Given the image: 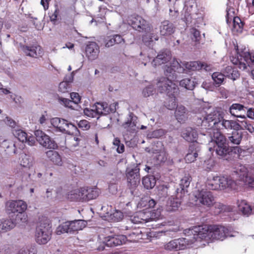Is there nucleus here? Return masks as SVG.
<instances>
[{
    "instance_id": "10",
    "label": "nucleus",
    "mask_w": 254,
    "mask_h": 254,
    "mask_svg": "<svg viewBox=\"0 0 254 254\" xmlns=\"http://www.w3.org/2000/svg\"><path fill=\"white\" fill-rule=\"evenodd\" d=\"M195 205H202L211 207L214 203V198L212 193L206 190H197L193 194Z\"/></svg>"
},
{
    "instance_id": "49",
    "label": "nucleus",
    "mask_w": 254,
    "mask_h": 254,
    "mask_svg": "<svg viewBox=\"0 0 254 254\" xmlns=\"http://www.w3.org/2000/svg\"><path fill=\"white\" fill-rule=\"evenodd\" d=\"M224 75L223 73L215 72L212 74V78L216 84H220L224 80Z\"/></svg>"
},
{
    "instance_id": "39",
    "label": "nucleus",
    "mask_w": 254,
    "mask_h": 254,
    "mask_svg": "<svg viewBox=\"0 0 254 254\" xmlns=\"http://www.w3.org/2000/svg\"><path fill=\"white\" fill-rule=\"evenodd\" d=\"M16 222H13L11 219L4 220L0 222V233L4 232L13 228Z\"/></svg>"
},
{
    "instance_id": "25",
    "label": "nucleus",
    "mask_w": 254,
    "mask_h": 254,
    "mask_svg": "<svg viewBox=\"0 0 254 254\" xmlns=\"http://www.w3.org/2000/svg\"><path fill=\"white\" fill-rule=\"evenodd\" d=\"M175 116L180 123H184L188 119L189 112L185 107L182 105L178 106L175 112Z\"/></svg>"
},
{
    "instance_id": "32",
    "label": "nucleus",
    "mask_w": 254,
    "mask_h": 254,
    "mask_svg": "<svg viewBox=\"0 0 254 254\" xmlns=\"http://www.w3.org/2000/svg\"><path fill=\"white\" fill-rule=\"evenodd\" d=\"M69 222L71 233L82 230L85 227L87 224V222L82 220H76Z\"/></svg>"
},
{
    "instance_id": "31",
    "label": "nucleus",
    "mask_w": 254,
    "mask_h": 254,
    "mask_svg": "<svg viewBox=\"0 0 254 254\" xmlns=\"http://www.w3.org/2000/svg\"><path fill=\"white\" fill-rule=\"evenodd\" d=\"M244 23L239 17H234L233 20L232 32L234 34L241 33L243 30Z\"/></svg>"
},
{
    "instance_id": "1",
    "label": "nucleus",
    "mask_w": 254,
    "mask_h": 254,
    "mask_svg": "<svg viewBox=\"0 0 254 254\" xmlns=\"http://www.w3.org/2000/svg\"><path fill=\"white\" fill-rule=\"evenodd\" d=\"M186 232L189 235L193 236V239H195V241L202 240H223L227 237L235 236L230 234L231 232L228 228L222 226H196L189 229Z\"/></svg>"
},
{
    "instance_id": "58",
    "label": "nucleus",
    "mask_w": 254,
    "mask_h": 254,
    "mask_svg": "<svg viewBox=\"0 0 254 254\" xmlns=\"http://www.w3.org/2000/svg\"><path fill=\"white\" fill-rule=\"evenodd\" d=\"M166 133V131L163 129L160 128L154 130L151 134L152 137L159 138L163 136Z\"/></svg>"
},
{
    "instance_id": "24",
    "label": "nucleus",
    "mask_w": 254,
    "mask_h": 254,
    "mask_svg": "<svg viewBox=\"0 0 254 254\" xmlns=\"http://www.w3.org/2000/svg\"><path fill=\"white\" fill-rule=\"evenodd\" d=\"M247 108L245 107L242 104L238 103L233 104L229 108V112L232 116L240 118L242 119H245L246 116L245 115H242L240 114L241 113H245L246 109Z\"/></svg>"
},
{
    "instance_id": "45",
    "label": "nucleus",
    "mask_w": 254,
    "mask_h": 254,
    "mask_svg": "<svg viewBox=\"0 0 254 254\" xmlns=\"http://www.w3.org/2000/svg\"><path fill=\"white\" fill-rule=\"evenodd\" d=\"M190 181V179L189 175L185 176L181 180L180 185L181 187V190H179L180 196H182L183 192H184V189L189 186Z\"/></svg>"
},
{
    "instance_id": "27",
    "label": "nucleus",
    "mask_w": 254,
    "mask_h": 254,
    "mask_svg": "<svg viewBox=\"0 0 254 254\" xmlns=\"http://www.w3.org/2000/svg\"><path fill=\"white\" fill-rule=\"evenodd\" d=\"M197 136L196 130L191 127L186 128L182 133L183 137L189 142L196 141Z\"/></svg>"
},
{
    "instance_id": "13",
    "label": "nucleus",
    "mask_w": 254,
    "mask_h": 254,
    "mask_svg": "<svg viewBox=\"0 0 254 254\" xmlns=\"http://www.w3.org/2000/svg\"><path fill=\"white\" fill-rule=\"evenodd\" d=\"M185 230V234L188 235V238H180L171 241L166 244L164 247L167 250H180L185 249L187 246L193 243L195 241L193 239V236L189 235L188 233Z\"/></svg>"
},
{
    "instance_id": "56",
    "label": "nucleus",
    "mask_w": 254,
    "mask_h": 254,
    "mask_svg": "<svg viewBox=\"0 0 254 254\" xmlns=\"http://www.w3.org/2000/svg\"><path fill=\"white\" fill-rule=\"evenodd\" d=\"M60 102L63 104L65 107L71 109H74L73 104H74L72 101L68 99L61 98L59 99Z\"/></svg>"
},
{
    "instance_id": "34",
    "label": "nucleus",
    "mask_w": 254,
    "mask_h": 254,
    "mask_svg": "<svg viewBox=\"0 0 254 254\" xmlns=\"http://www.w3.org/2000/svg\"><path fill=\"white\" fill-rule=\"evenodd\" d=\"M221 122L222 127L227 129L239 130V128H241L237 121L227 120L222 119Z\"/></svg>"
},
{
    "instance_id": "21",
    "label": "nucleus",
    "mask_w": 254,
    "mask_h": 254,
    "mask_svg": "<svg viewBox=\"0 0 254 254\" xmlns=\"http://www.w3.org/2000/svg\"><path fill=\"white\" fill-rule=\"evenodd\" d=\"M22 50L26 55L33 58H38L43 54L42 48L39 46H23Z\"/></svg>"
},
{
    "instance_id": "41",
    "label": "nucleus",
    "mask_w": 254,
    "mask_h": 254,
    "mask_svg": "<svg viewBox=\"0 0 254 254\" xmlns=\"http://www.w3.org/2000/svg\"><path fill=\"white\" fill-rule=\"evenodd\" d=\"M56 233L57 235H59L65 233H71L69 222H65L60 225L57 228Z\"/></svg>"
},
{
    "instance_id": "16",
    "label": "nucleus",
    "mask_w": 254,
    "mask_h": 254,
    "mask_svg": "<svg viewBox=\"0 0 254 254\" xmlns=\"http://www.w3.org/2000/svg\"><path fill=\"white\" fill-rule=\"evenodd\" d=\"M35 135L39 144L48 149H55L57 147L55 142L51 139L44 132L41 130H37L35 131Z\"/></svg>"
},
{
    "instance_id": "17",
    "label": "nucleus",
    "mask_w": 254,
    "mask_h": 254,
    "mask_svg": "<svg viewBox=\"0 0 254 254\" xmlns=\"http://www.w3.org/2000/svg\"><path fill=\"white\" fill-rule=\"evenodd\" d=\"M7 210L11 213L23 212L27 209V204L22 200L8 201L6 204Z\"/></svg>"
},
{
    "instance_id": "6",
    "label": "nucleus",
    "mask_w": 254,
    "mask_h": 254,
    "mask_svg": "<svg viewBox=\"0 0 254 254\" xmlns=\"http://www.w3.org/2000/svg\"><path fill=\"white\" fill-rule=\"evenodd\" d=\"M52 233L51 221L47 217H40L35 232V239L40 245L47 244L51 239Z\"/></svg>"
},
{
    "instance_id": "47",
    "label": "nucleus",
    "mask_w": 254,
    "mask_h": 254,
    "mask_svg": "<svg viewBox=\"0 0 254 254\" xmlns=\"http://www.w3.org/2000/svg\"><path fill=\"white\" fill-rule=\"evenodd\" d=\"M2 146L3 148L7 149H10V152L15 154L16 153V148L15 143L10 140H5L2 142Z\"/></svg>"
},
{
    "instance_id": "36",
    "label": "nucleus",
    "mask_w": 254,
    "mask_h": 254,
    "mask_svg": "<svg viewBox=\"0 0 254 254\" xmlns=\"http://www.w3.org/2000/svg\"><path fill=\"white\" fill-rule=\"evenodd\" d=\"M197 83L194 78H185L180 82V85L188 90H193Z\"/></svg>"
},
{
    "instance_id": "54",
    "label": "nucleus",
    "mask_w": 254,
    "mask_h": 254,
    "mask_svg": "<svg viewBox=\"0 0 254 254\" xmlns=\"http://www.w3.org/2000/svg\"><path fill=\"white\" fill-rule=\"evenodd\" d=\"M155 92L154 88L153 86L149 85L146 87L142 90V95L144 97H148L152 95Z\"/></svg>"
},
{
    "instance_id": "63",
    "label": "nucleus",
    "mask_w": 254,
    "mask_h": 254,
    "mask_svg": "<svg viewBox=\"0 0 254 254\" xmlns=\"http://www.w3.org/2000/svg\"><path fill=\"white\" fill-rule=\"evenodd\" d=\"M70 98L74 104H77L80 101V97L77 93L72 92L70 93Z\"/></svg>"
},
{
    "instance_id": "11",
    "label": "nucleus",
    "mask_w": 254,
    "mask_h": 254,
    "mask_svg": "<svg viewBox=\"0 0 254 254\" xmlns=\"http://www.w3.org/2000/svg\"><path fill=\"white\" fill-rule=\"evenodd\" d=\"M100 243H102L104 245L101 247H99L98 250H103L104 246L108 247H115L125 244L127 238L126 236L123 235H111L107 237L103 235H100L98 237Z\"/></svg>"
},
{
    "instance_id": "42",
    "label": "nucleus",
    "mask_w": 254,
    "mask_h": 254,
    "mask_svg": "<svg viewBox=\"0 0 254 254\" xmlns=\"http://www.w3.org/2000/svg\"><path fill=\"white\" fill-rule=\"evenodd\" d=\"M145 211L146 214H149V221L151 220L156 221L162 218L160 209L154 210L152 211L146 210Z\"/></svg>"
},
{
    "instance_id": "4",
    "label": "nucleus",
    "mask_w": 254,
    "mask_h": 254,
    "mask_svg": "<svg viewBox=\"0 0 254 254\" xmlns=\"http://www.w3.org/2000/svg\"><path fill=\"white\" fill-rule=\"evenodd\" d=\"M207 146L210 151L215 150L217 155L220 157H225L229 152V146L226 143V138L218 130L213 132Z\"/></svg>"
},
{
    "instance_id": "23",
    "label": "nucleus",
    "mask_w": 254,
    "mask_h": 254,
    "mask_svg": "<svg viewBox=\"0 0 254 254\" xmlns=\"http://www.w3.org/2000/svg\"><path fill=\"white\" fill-rule=\"evenodd\" d=\"M171 59V55L169 51H165L159 54L153 60L152 64L153 66H157L165 64L168 62Z\"/></svg>"
},
{
    "instance_id": "48",
    "label": "nucleus",
    "mask_w": 254,
    "mask_h": 254,
    "mask_svg": "<svg viewBox=\"0 0 254 254\" xmlns=\"http://www.w3.org/2000/svg\"><path fill=\"white\" fill-rule=\"evenodd\" d=\"M176 96H169L168 100L165 103V106L169 110H173L176 107L177 102Z\"/></svg>"
},
{
    "instance_id": "5",
    "label": "nucleus",
    "mask_w": 254,
    "mask_h": 254,
    "mask_svg": "<svg viewBox=\"0 0 254 254\" xmlns=\"http://www.w3.org/2000/svg\"><path fill=\"white\" fill-rule=\"evenodd\" d=\"M206 186L209 190H224L227 189L235 190L237 184L231 177L227 176L215 175L208 178Z\"/></svg>"
},
{
    "instance_id": "50",
    "label": "nucleus",
    "mask_w": 254,
    "mask_h": 254,
    "mask_svg": "<svg viewBox=\"0 0 254 254\" xmlns=\"http://www.w3.org/2000/svg\"><path fill=\"white\" fill-rule=\"evenodd\" d=\"M101 210L103 211V217H104L106 219L108 220L110 214H111L114 210V209L112 208L111 206L106 205L102 207Z\"/></svg>"
},
{
    "instance_id": "51",
    "label": "nucleus",
    "mask_w": 254,
    "mask_h": 254,
    "mask_svg": "<svg viewBox=\"0 0 254 254\" xmlns=\"http://www.w3.org/2000/svg\"><path fill=\"white\" fill-rule=\"evenodd\" d=\"M32 164L31 159L27 155H23L20 160V165L24 167H29Z\"/></svg>"
},
{
    "instance_id": "8",
    "label": "nucleus",
    "mask_w": 254,
    "mask_h": 254,
    "mask_svg": "<svg viewBox=\"0 0 254 254\" xmlns=\"http://www.w3.org/2000/svg\"><path fill=\"white\" fill-rule=\"evenodd\" d=\"M200 114V115L197 116V118L201 121V124L206 126L208 123V126L211 127L220 123L223 119L221 112L214 108L208 110L207 112L201 109Z\"/></svg>"
},
{
    "instance_id": "35",
    "label": "nucleus",
    "mask_w": 254,
    "mask_h": 254,
    "mask_svg": "<svg viewBox=\"0 0 254 254\" xmlns=\"http://www.w3.org/2000/svg\"><path fill=\"white\" fill-rule=\"evenodd\" d=\"M93 108L99 117L100 115H107L109 114L108 104L105 102L96 103Z\"/></svg>"
},
{
    "instance_id": "19",
    "label": "nucleus",
    "mask_w": 254,
    "mask_h": 254,
    "mask_svg": "<svg viewBox=\"0 0 254 254\" xmlns=\"http://www.w3.org/2000/svg\"><path fill=\"white\" fill-rule=\"evenodd\" d=\"M99 52V47L96 43L91 42L86 46L85 54L88 60L93 61L96 59Z\"/></svg>"
},
{
    "instance_id": "2",
    "label": "nucleus",
    "mask_w": 254,
    "mask_h": 254,
    "mask_svg": "<svg viewBox=\"0 0 254 254\" xmlns=\"http://www.w3.org/2000/svg\"><path fill=\"white\" fill-rule=\"evenodd\" d=\"M176 72L171 66L166 67L164 72L167 77L160 78L157 83L158 90L160 93H166L168 96H174L178 94V86L171 80L176 77Z\"/></svg>"
},
{
    "instance_id": "30",
    "label": "nucleus",
    "mask_w": 254,
    "mask_h": 254,
    "mask_svg": "<svg viewBox=\"0 0 254 254\" xmlns=\"http://www.w3.org/2000/svg\"><path fill=\"white\" fill-rule=\"evenodd\" d=\"M129 116L130 120H128L127 122L124 123L122 126L127 131L132 132L136 130L137 119L135 116H132L131 114Z\"/></svg>"
},
{
    "instance_id": "33",
    "label": "nucleus",
    "mask_w": 254,
    "mask_h": 254,
    "mask_svg": "<svg viewBox=\"0 0 254 254\" xmlns=\"http://www.w3.org/2000/svg\"><path fill=\"white\" fill-rule=\"evenodd\" d=\"M46 156L55 164L59 166L62 165V158L57 152L49 150L46 152Z\"/></svg>"
},
{
    "instance_id": "37",
    "label": "nucleus",
    "mask_w": 254,
    "mask_h": 254,
    "mask_svg": "<svg viewBox=\"0 0 254 254\" xmlns=\"http://www.w3.org/2000/svg\"><path fill=\"white\" fill-rule=\"evenodd\" d=\"M223 72L224 76L227 77L233 80L238 78L240 75L238 71L236 70H234L231 66L226 67L223 70Z\"/></svg>"
},
{
    "instance_id": "22",
    "label": "nucleus",
    "mask_w": 254,
    "mask_h": 254,
    "mask_svg": "<svg viewBox=\"0 0 254 254\" xmlns=\"http://www.w3.org/2000/svg\"><path fill=\"white\" fill-rule=\"evenodd\" d=\"M148 215L144 210L136 212L130 216V220L134 224L145 223L149 221Z\"/></svg>"
},
{
    "instance_id": "46",
    "label": "nucleus",
    "mask_w": 254,
    "mask_h": 254,
    "mask_svg": "<svg viewBox=\"0 0 254 254\" xmlns=\"http://www.w3.org/2000/svg\"><path fill=\"white\" fill-rule=\"evenodd\" d=\"M87 190V201L95 199L98 196L99 194V190L97 189L89 188L86 189Z\"/></svg>"
},
{
    "instance_id": "62",
    "label": "nucleus",
    "mask_w": 254,
    "mask_h": 254,
    "mask_svg": "<svg viewBox=\"0 0 254 254\" xmlns=\"http://www.w3.org/2000/svg\"><path fill=\"white\" fill-rule=\"evenodd\" d=\"M79 127L82 128L83 130H87L90 127V125L88 121L86 120H81L78 124Z\"/></svg>"
},
{
    "instance_id": "43",
    "label": "nucleus",
    "mask_w": 254,
    "mask_h": 254,
    "mask_svg": "<svg viewBox=\"0 0 254 254\" xmlns=\"http://www.w3.org/2000/svg\"><path fill=\"white\" fill-rule=\"evenodd\" d=\"M109 216V217L108 220L113 222L120 221L124 217L123 213L121 211L114 209L112 213Z\"/></svg>"
},
{
    "instance_id": "59",
    "label": "nucleus",
    "mask_w": 254,
    "mask_h": 254,
    "mask_svg": "<svg viewBox=\"0 0 254 254\" xmlns=\"http://www.w3.org/2000/svg\"><path fill=\"white\" fill-rule=\"evenodd\" d=\"M79 201H87V190L85 188H80L78 190Z\"/></svg>"
},
{
    "instance_id": "44",
    "label": "nucleus",
    "mask_w": 254,
    "mask_h": 254,
    "mask_svg": "<svg viewBox=\"0 0 254 254\" xmlns=\"http://www.w3.org/2000/svg\"><path fill=\"white\" fill-rule=\"evenodd\" d=\"M244 120L240 121L239 120H237L238 122L239 123V126L241 128L239 129H247L250 132L253 133L254 132V127L253 126L250 124L248 121L246 120V118L245 119H243Z\"/></svg>"
},
{
    "instance_id": "52",
    "label": "nucleus",
    "mask_w": 254,
    "mask_h": 254,
    "mask_svg": "<svg viewBox=\"0 0 254 254\" xmlns=\"http://www.w3.org/2000/svg\"><path fill=\"white\" fill-rule=\"evenodd\" d=\"M70 84L67 82H61L59 86V90L62 93L67 92L70 90Z\"/></svg>"
},
{
    "instance_id": "55",
    "label": "nucleus",
    "mask_w": 254,
    "mask_h": 254,
    "mask_svg": "<svg viewBox=\"0 0 254 254\" xmlns=\"http://www.w3.org/2000/svg\"><path fill=\"white\" fill-rule=\"evenodd\" d=\"M190 33L192 35L191 39L195 42H198L200 39V32L194 28L190 29Z\"/></svg>"
},
{
    "instance_id": "14",
    "label": "nucleus",
    "mask_w": 254,
    "mask_h": 254,
    "mask_svg": "<svg viewBox=\"0 0 254 254\" xmlns=\"http://www.w3.org/2000/svg\"><path fill=\"white\" fill-rule=\"evenodd\" d=\"M139 170L138 166H136L133 168H128L126 171L127 187L132 193L140 183Z\"/></svg>"
},
{
    "instance_id": "26",
    "label": "nucleus",
    "mask_w": 254,
    "mask_h": 254,
    "mask_svg": "<svg viewBox=\"0 0 254 254\" xmlns=\"http://www.w3.org/2000/svg\"><path fill=\"white\" fill-rule=\"evenodd\" d=\"M175 31V27L169 21H164L160 26V34L163 36L170 35Z\"/></svg>"
},
{
    "instance_id": "57",
    "label": "nucleus",
    "mask_w": 254,
    "mask_h": 254,
    "mask_svg": "<svg viewBox=\"0 0 254 254\" xmlns=\"http://www.w3.org/2000/svg\"><path fill=\"white\" fill-rule=\"evenodd\" d=\"M113 144L115 146L117 147V151L119 153H122L124 151V145L121 143L120 140L118 138H116L114 140Z\"/></svg>"
},
{
    "instance_id": "29",
    "label": "nucleus",
    "mask_w": 254,
    "mask_h": 254,
    "mask_svg": "<svg viewBox=\"0 0 254 254\" xmlns=\"http://www.w3.org/2000/svg\"><path fill=\"white\" fill-rule=\"evenodd\" d=\"M243 138V133L240 132L238 130L233 131L232 133L228 136V141L230 143L234 145H239L240 144Z\"/></svg>"
},
{
    "instance_id": "38",
    "label": "nucleus",
    "mask_w": 254,
    "mask_h": 254,
    "mask_svg": "<svg viewBox=\"0 0 254 254\" xmlns=\"http://www.w3.org/2000/svg\"><path fill=\"white\" fill-rule=\"evenodd\" d=\"M142 183L145 189H151L155 186L156 180L153 176H146L142 178Z\"/></svg>"
},
{
    "instance_id": "64",
    "label": "nucleus",
    "mask_w": 254,
    "mask_h": 254,
    "mask_svg": "<svg viewBox=\"0 0 254 254\" xmlns=\"http://www.w3.org/2000/svg\"><path fill=\"white\" fill-rule=\"evenodd\" d=\"M4 122L7 125L10 127L13 128V129L18 127H16V123L10 118L6 117L4 120Z\"/></svg>"
},
{
    "instance_id": "20",
    "label": "nucleus",
    "mask_w": 254,
    "mask_h": 254,
    "mask_svg": "<svg viewBox=\"0 0 254 254\" xmlns=\"http://www.w3.org/2000/svg\"><path fill=\"white\" fill-rule=\"evenodd\" d=\"M177 196L176 197L171 196L167 201L166 209L168 211H174L176 210L180 206L181 203V197L179 193V189L176 190Z\"/></svg>"
},
{
    "instance_id": "9",
    "label": "nucleus",
    "mask_w": 254,
    "mask_h": 254,
    "mask_svg": "<svg viewBox=\"0 0 254 254\" xmlns=\"http://www.w3.org/2000/svg\"><path fill=\"white\" fill-rule=\"evenodd\" d=\"M170 66L178 73H186L187 71L199 70L202 69L201 63L198 61L179 62L174 60Z\"/></svg>"
},
{
    "instance_id": "28",
    "label": "nucleus",
    "mask_w": 254,
    "mask_h": 254,
    "mask_svg": "<svg viewBox=\"0 0 254 254\" xmlns=\"http://www.w3.org/2000/svg\"><path fill=\"white\" fill-rule=\"evenodd\" d=\"M198 150L194 144L190 145L189 152L185 158L186 162L190 163L193 162L198 156Z\"/></svg>"
},
{
    "instance_id": "7",
    "label": "nucleus",
    "mask_w": 254,
    "mask_h": 254,
    "mask_svg": "<svg viewBox=\"0 0 254 254\" xmlns=\"http://www.w3.org/2000/svg\"><path fill=\"white\" fill-rule=\"evenodd\" d=\"M230 60L234 64L238 65L241 69L245 70L247 65L254 68V53H250L245 49L240 53L237 52L236 56H232ZM251 75L254 79V69L252 70Z\"/></svg>"
},
{
    "instance_id": "60",
    "label": "nucleus",
    "mask_w": 254,
    "mask_h": 254,
    "mask_svg": "<svg viewBox=\"0 0 254 254\" xmlns=\"http://www.w3.org/2000/svg\"><path fill=\"white\" fill-rule=\"evenodd\" d=\"M212 206L214 207L216 213H219L225 209V206L219 202H216L215 199Z\"/></svg>"
},
{
    "instance_id": "12",
    "label": "nucleus",
    "mask_w": 254,
    "mask_h": 254,
    "mask_svg": "<svg viewBox=\"0 0 254 254\" xmlns=\"http://www.w3.org/2000/svg\"><path fill=\"white\" fill-rule=\"evenodd\" d=\"M50 122L57 130L64 133L73 134L77 130L76 127L63 119L54 118Z\"/></svg>"
},
{
    "instance_id": "3",
    "label": "nucleus",
    "mask_w": 254,
    "mask_h": 254,
    "mask_svg": "<svg viewBox=\"0 0 254 254\" xmlns=\"http://www.w3.org/2000/svg\"><path fill=\"white\" fill-rule=\"evenodd\" d=\"M127 23L130 25L135 30L139 32H146L145 35L142 37V40L144 43L152 42L154 40H158V37L156 35L150 36L148 33L151 32L152 29L150 27L147 21L139 15H131L128 17Z\"/></svg>"
},
{
    "instance_id": "15",
    "label": "nucleus",
    "mask_w": 254,
    "mask_h": 254,
    "mask_svg": "<svg viewBox=\"0 0 254 254\" xmlns=\"http://www.w3.org/2000/svg\"><path fill=\"white\" fill-rule=\"evenodd\" d=\"M234 172L238 175L244 185L248 187L254 188V178L249 173L247 169L243 165L236 168Z\"/></svg>"
},
{
    "instance_id": "53",
    "label": "nucleus",
    "mask_w": 254,
    "mask_h": 254,
    "mask_svg": "<svg viewBox=\"0 0 254 254\" xmlns=\"http://www.w3.org/2000/svg\"><path fill=\"white\" fill-rule=\"evenodd\" d=\"M84 113L88 117L99 118L95 109L93 107V109L85 108L84 110Z\"/></svg>"
},
{
    "instance_id": "61",
    "label": "nucleus",
    "mask_w": 254,
    "mask_h": 254,
    "mask_svg": "<svg viewBox=\"0 0 254 254\" xmlns=\"http://www.w3.org/2000/svg\"><path fill=\"white\" fill-rule=\"evenodd\" d=\"M78 190H74L70 192V194H68V198L71 200L73 201H79V198H78Z\"/></svg>"
},
{
    "instance_id": "18",
    "label": "nucleus",
    "mask_w": 254,
    "mask_h": 254,
    "mask_svg": "<svg viewBox=\"0 0 254 254\" xmlns=\"http://www.w3.org/2000/svg\"><path fill=\"white\" fill-rule=\"evenodd\" d=\"M12 133L14 136L20 141L27 143L30 146H33L35 144L34 137L32 136H28L26 132L18 127L13 129Z\"/></svg>"
},
{
    "instance_id": "40",
    "label": "nucleus",
    "mask_w": 254,
    "mask_h": 254,
    "mask_svg": "<svg viewBox=\"0 0 254 254\" xmlns=\"http://www.w3.org/2000/svg\"><path fill=\"white\" fill-rule=\"evenodd\" d=\"M239 211L243 215L249 216L252 212L250 205L245 200H242L238 205Z\"/></svg>"
}]
</instances>
